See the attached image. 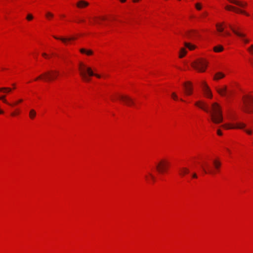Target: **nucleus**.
<instances>
[{"instance_id": "cd10ccee", "label": "nucleus", "mask_w": 253, "mask_h": 253, "mask_svg": "<svg viewBox=\"0 0 253 253\" xmlns=\"http://www.w3.org/2000/svg\"><path fill=\"white\" fill-rule=\"evenodd\" d=\"M36 111L33 109L31 110L30 111V113H29L30 118L32 119H33L34 118V117L36 116Z\"/></svg>"}, {"instance_id": "49530a36", "label": "nucleus", "mask_w": 253, "mask_h": 253, "mask_svg": "<svg viewBox=\"0 0 253 253\" xmlns=\"http://www.w3.org/2000/svg\"><path fill=\"white\" fill-rule=\"evenodd\" d=\"M134 2L138 1L139 0H132Z\"/></svg>"}, {"instance_id": "4c0bfd02", "label": "nucleus", "mask_w": 253, "mask_h": 253, "mask_svg": "<svg viewBox=\"0 0 253 253\" xmlns=\"http://www.w3.org/2000/svg\"><path fill=\"white\" fill-rule=\"evenodd\" d=\"M42 56H43L44 57H45L46 58H48V55L46 53H43L42 54Z\"/></svg>"}, {"instance_id": "39448f33", "label": "nucleus", "mask_w": 253, "mask_h": 253, "mask_svg": "<svg viewBox=\"0 0 253 253\" xmlns=\"http://www.w3.org/2000/svg\"><path fill=\"white\" fill-rule=\"evenodd\" d=\"M207 66V63L206 61L203 59H198L192 63V67L201 72L205 71Z\"/></svg>"}, {"instance_id": "a211bd4d", "label": "nucleus", "mask_w": 253, "mask_h": 253, "mask_svg": "<svg viewBox=\"0 0 253 253\" xmlns=\"http://www.w3.org/2000/svg\"><path fill=\"white\" fill-rule=\"evenodd\" d=\"M198 35L196 31H189L186 34V36L189 39L193 38Z\"/></svg>"}, {"instance_id": "f257e3e1", "label": "nucleus", "mask_w": 253, "mask_h": 253, "mask_svg": "<svg viewBox=\"0 0 253 253\" xmlns=\"http://www.w3.org/2000/svg\"><path fill=\"white\" fill-rule=\"evenodd\" d=\"M195 105L211 114V119L215 124H219L223 121L222 112L220 106L216 102L211 104V110H210L208 104L203 100L195 103Z\"/></svg>"}, {"instance_id": "a19ab883", "label": "nucleus", "mask_w": 253, "mask_h": 253, "mask_svg": "<svg viewBox=\"0 0 253 253\" xmlns=\"http://www.w3.org/2000/svg\"><path fill=\"white\" fill-rule=\"evenodd\" d=\"M192 177H193V178H197V175L196 173H194L192 174Z\"/></svg>"}, {"instance_id": "20e7f679", "label": "nucleus", "mask_w": 253, "mask_h": 253, "mask_svg": "<svg viewBox=\"0 0 253 253\" xmlns=\"http://www.w3.org/2000/svg\"><path fill=\"white\" fill-rule=\"evenodd\" d=\"M244 102L243 109L247 113H251L253 112V97L252 96H244L243 98Z\"/></svg>"}, {"instance_id": "412c9836", "label": "nucleus", "mask_w": 253, "mask_h": 253, "mask_svg": "<svg viewBox=\"0 0 253 253\" xmlns=\"http://www.w3.org/2000/svg\"><path fill=\"white\" fill-rule=\"evenodd\" d=\"M80 51L82 53H85L87 55H91L93 54V51L91 50H86L84 48L80 49Z\"/></svg>"}, {"instance_id": "2eb2a0df", "label": "nucleus", "mask_w": 253, "mask_h": 253, "mask_svg": "<svg viewBox=\"0 0 253 253\" xmlns=\"http://www.w3.org/2000/svg\"><path fill=\"white\" fill-rule=\"evenodd\" d=\"M189 172V169L185 167H182L179 169V173L181 176H184L186 174L188 173Z\"/></svg>"}, {"instance_id": "f704fd0d", "label": "nucleus", "mask_w": 253, "mask_h": 253, "mask_svg": "<svg viewBox=\"0 0 253 253\" xmlns=\"http://www.w3.org/2000/svg\"><path fill=\"white\" fill-rule=\"evenodd\" d=\"M245 127L243 129L244 131L248 134H251L252 133V130L250 129H245Z\"/></svg>"}, {"instance_id": "c03bdc74", "label": "nucleus", "mask_w": 253, "mask_h": 253, "mask_svg": "<svg viewBox=\"0 0 253 253\" xmlns=\"http://www.w3.org/2000/svg\"><path fill=\"white\" fill-rule=\"evenodd\" d=\"M121 2H125L126 0H120Z\"/></svg>"}, {"instance_id": "09e8293b", "label": "nucleus", "mask_w": 253, "mask_h": 253, "mask_svg": "<svg viewBox=\"0 0 253 253\" xmlns=\"http://www.w3.org/2000/svg\"><path fill=\"white\" fill-rule=\"evenodd\" d=\"M226 150L229 152H230V150L228 149H226Z\"/></svg>"}, {"instance_id": "7ed1b4c3", "label": "nucleus", "mask_w": 253, "mask_h": 253, "mask_svg": "<svg viewBox=\"0 0 253 253\" xmlns=\"http://www.w3.org/2000/svg\"><path fill=\"white\" fill-rule=\"evenodd\" d=\"M59 74V72L56 71H48L45 72L35 79V81H37L39 79H42L45 82L51 81L55 79Z\"/></svg>"}, {"instance_id": "9d476101", "label": "nucleus", "mask_w": 253, "mask_h": 253, "mask_svg": "<svg viewBox=\"0 0 253 253\" xmlns=\"http://www.w3.org/2000/svg\"><path fill=\"white\" fill-rule=\"evenodd\" d=\"M225 9H226L227 10H229V11L232 10L237 13H241L245 14L247 16H250V14L246 12L245 11L241 10V9H239V8H237L234 6H232L230 5H227L225 7Z\"/></svg>"}, {"instance_id": "aec40b11", "label": "nucleus", "mask_w": 253, "mask_h": 253, "mask_svg": "<svg viewBox=\"0 0 253 253\" xmlns=\"http://www.w3.org/2000/svg\"><path fill=\"white\" fill-rule=\"evenodd\" d=\"M225 76L224 74L221 72H218L216 73L213 77L214 80H218L220 79L224 78Z\"/></svg>"}, {"instance_id": "423d86ee", "label": "nucleus", "mask_w": 253, "mask_h": 253, "mask_svg": "<svg viewBox=\"0 0 253 253\" xmlns=\"http://www.w3.org/2000/svg\"><path fill=\"white\" fill-rule=\"evenodd\" d=\"M169 162L166 159H162L156 165V169L159 173H163L168 169Z\"/></svg>"}, {"instance_id": "c756f323", "label": "nucleus", "mask_w": 253, "mask_h": 253, "mask_svg": "<svg viewBox=\"0 0 253 253\" xmlns=\"http://www.w3.org/2000/svg\"><path fill=\"white\" fill-rule=\"evenodd\" d=\"M45 16L47 19H50L53 17V14L50 12H47L45 14Z\"/></svg>"}, {"instance_id": "37998d69", "label": "nucleus", "mask_w": 253, "mask_h": 253, "mask_svg": "<svg viewBox=\"0 0 253 253\" xmlns=\"http://www.w3.org/2000/svg\"><path fill=\"white\" fill-rule=\"evenodd\" d=\"M225 34H226V35H227V36H230V33H229V32H226L225 33Z\"/></svg>"}, {"instance_id": "5701e85b", "label": "nucleus", "mask_w": 253, "mask_h": 253, "mask_svg": "<svg viewBox=\"0 0 253 253\" xmlns=\"http://www.w3.org/2000/svg\"><path fill=\"white\" fill-rule=\"evenodd\" d=\"M223 50V47L221 45H218L214 47L213 50L216 52H221Z\"/></svg>"}, {"instance_id": "c9c22d12", "label": "nucleus", "mask_w": 253, "mask_h": 253, "mask_svg": "<svg viewBox=\"0 0 253 253\" xmlns=\"http://www.w3.org/2000/svg\"><path fill=\"white\" fill-rule=\"evenodd\" d=\"M150 178L153 180V181H155V178L154 177V176L151 173H148Z\"/></svg>"}, {"instance_id": "b1692460", "label": "nucleus", "mask_w": 253, "mask_h": 253, "mask_svg": "<svg viewBox=\"0 0 253 253\" xmlns=\"http://www.w3.org/2000/svg\"><path fill=\"white\" fill-rule=\"evenodd\" d=\"M184 45L189 48L190 50H193L195 48L196 46L194 45L191 44L190 43L184 42Z\"/></svg>"}, {"instance_id": "dca6fc26", "label": "nucleus", "mask_w": 253, "mask_h": 253, "mask_svg": "<svg viewBox=\"0 0 253 253\" xmlns=\"http://www.w3.org/2000/svg\"><path fill=\"white\" fill-rule=\"evenodd\" d=\"M89 3L84 0H80L77 3V5L79 8H84L88 6Z\"/></svg>"}, {"instance_id": "2f4dec72", "label": "nucleus", "mask_w": 253, "mask_h": 253, "mask_svg": "<svg viewBox=\"0 0 253 253\" xmlns=\"http://www.w3.org/2000/svg\"><path fill=\"white\" fill-rule=\"evenodd\" d=\"M97 18L99 19V20H96V22L99 24H101L100 20H105L106 19V18L103 16L99 17Z\"/></svg>"}, {"instance_id": "e433bc0d", "label": "nucleus", "mask_w": 253, "mask_h": 253, "mask_svg": "<svg viewBox=\"0 0 253 253\" xmlns=\"http://www.w3.org/2000/svg\"><path fill=\"white\" fill-rule=\"evenodd\" d=\"M173 96V97H172V99H173L174 100L176 101V100H179V99H178V98L177 96L174 95V96Z\"/></svg>"}, {"instance_id": "f8f14e48", "label": "nucleus", "mask_w": 253, "mask_h": 253, "mask_svg": "<svg viewBox=\"0 0 253 253\" xmlns=\"http://www.w3.org/2000/svg\"><path fill=\"white\" fill-rule=\"evenodd\" d=\"M184 87L186 93L190 94L192 92V87L190 82H187L185 83Z\"/></svg>"}, {"instance_id": "f03ea898", "label": "nucleus", "mask_w": 253, "mask_h": 253, "mask_svg": "<svg viewBox=\"0 0 253 253\" xmlns=\"http://www.w3.org/2000/svg\"><path fill=\"white\" fill-rule=\"evenodd\" d=\"M79 70L81 76L82 77L83 80L85 82H89L90 78L89 77L90 76H95L98 78H100V75L93 73L91 68L87 67L85 65L82 63L80 64Z\"/></svg>"}, {"instance_id": "ea45409f", "label": "nucleus", "mask_w": 253, "mask_h": 253, "mask_svg": "<svg viewBox=\"0 0 253 253\" xmlns=\"http://www.w3.org/2000/svg\"><path fill=\"white\" fill-rule=\"evenodd\" d=\"M0 100H2V101H3L4 102H5L6 103H7V102L6 101L5 99L3 97H0Z\"/></svg>"}, {"instance_id": "7c9ffc66", "label": "nucleus", "mask_w": 253, "mask_h": 253, "mask_svg": "<svg viewBox=\"0 0 253 253\" xmlns=\"http://www.w3.org/2000/svg\"><path fill=\"white\" fill-rule=\"evenodd\" d=\"M248 51L252 55H253V44H251L248 48Z\"/></svg>"}, {"instance_id": "79ce46f5", "label": "nucleus", "mask_w": 253, "mask_h": 253, "mask_svg": "<svg viewBox=\"0 0 253 253\" xmlns=\"http://www.w3.org/2000/svg\"><path fill=\"white\" fill-rule=\"evenodd\" d=\"M208 15V12L205 11L203 13L202 16H206Z\"/></svg>"}, {"instance_id": "ddd939ff", "label": "nucleus", "mask_w": 253, "mask_h": 253, "mask_svg": "<svg viewBox=\"0 0 253 253\" xmlns=\"http://www.w3.org/2000/svg\"><path fill=\"white\" fill-rule=\"evenodd\" d=\"M230 3H233V4H234L235 5H237L239 6H240L241 7H245L247 5V3L245 2H242L241 1H240L239 0H228Z\"/></svg>"}, {"instance_id": "a878e982", "label": "nucleus", "mask_w": 253, "mask_h": 253, "mask_svg": "<svg viewBox=\"0 0 253 253\" xmlns=\"http://www.w3.org/2000/svg\"><path fill=\"white\" fill-rule=\"evenodd\" d=\"M186 53H187V51L185 48H181L180 50V52H179V57L182 58L186 55Z\"/></svg>"}, {"instance_id": "c85d7f7f", "label": "nucleus", "mask_w": 253, "mask_h": 253, "mask_svg": "<svg viewBox=\"0 0 253 253\" xmlns=\"http://www.w3.org/2000/svg\"><path fill=\"white\" fill-rule=\"evenodd\" d=\"M195 8L198 10H201L202 8V4L201 3L197 2L195 4Z\"/></svg>"}, {"instance_id": "f3484780", "label": "nucleus", "mask_w": 253, "mask_h": 253, "mask_svg": "<svg viewBox=\"0 0 253 253\" xmlns=\"http://www.w3.org/2000/svg\"><path fill=\"white\" fill-rule=\"evenodd\" d=\"M0 93H13V90L9 87L0 88Z\"/></svg>"}, {"instance_id": "4468645a", "label": "nucleus", "mask_w": 253, "mask_h": 253, "mask_svg": "<svg viewBox=\"0 0 253 253\" xmlns=\"http://www.w3.org/2000/svg\"><path fill=\"white\" fill-rule=\"evenodd\" d=\"M201 86L203 90L207 95H212L211 90L205 82H203Z\"/></svg>"}, {"instance_id": "bb28decb", "label": "nucleus", "mask_w": 253, "mask_h": 253, "mask_svg": "<svg viewBox=\"0 0 253 253\" xmlns=\"http://www.w3.org/2000/svg\"><path fill=\"white\" fill-rule=\"evenodd\" d=\"M213 165H214L215 169H218L219 168V167L221 165L220 162L217 160H214L213 161Z\"/></svg>"}, {"instance_id": "de8ad7c7", "label": "nucleus", "mask_w": 253, "mask_h": 253, "mask_svg": "<svg viewBox=\"0 0 253 253\" xmlns=\"http://www.w3.org/2000/svg\"><path fill=\"white\" fill-rule=\"evenodd\" d=\"M3 111L0 110V114H2Z\"/></svg>"}, {"instance_id": "3c124183", "label": "nucleus", "mask_w": 253, "mask_h": 253, "mask_svg": "<svg viewBox=\"0 0 253 253\" xmlns=\"http://www.w3.org/2000/svg\"><path fill=\"white\" fill-rule=\"evenodd\" d=\"M80 21H81V22H84V20H81Z\"/></svg>"}, {"instance_id": "1a4fd4ad", "label": "nucleus", "mask_w": 253, "mask_h": 253, "mask_svg": "<svg viewBox=\"0 0 253 253\" xmlns=\"http://www.w3.org/2000/svg\"><path fill=\"white\" fill-rule=\"evenodd\" d=\"M117 99L127 105H131L133 103V100L129 96H118Z\"/></svg>"}, {"instance_id": "393cba45", "label": "nucleus", "mask_w": 253, "mask_h": 253, "mask_svg": "<svg viewBox=\"0 0 253 253\" xmlns=\"http://www.w3.org/2000/svg\"><path fill=\"white\" fill-rule=\"evenodd\" d=\"M216 27L217 29V31L219 33L222 32L224 30V28L222 27V24H216Z\"/></svg>"}, {"instance_id": "8fccbe9b", "label": "nucleus", "mask_w": 253, "mask_h": 253, "mask_svg": "<svg viewBox=\"0 0 253 253\" xmlns=\"http://www.w3.org/2000/svg\"><path fill=\"white\" fill-rule=\"evenodd\" d=\"M171 95H176V94L175 93H173Z\"/></svg>"}, {"instance_id": "9b49d317", "label": "nucleus", "mask_w": 253, "mask_h": 253, "mask_svg": "<svg viewBox=\"0 0 253 253\" xmlns=\"http://www.w3.org/2000/svg\"><path fill=\"white\" fill-rule=\"evenodd\" d=\"M53 37L57 40H59L61 41L63 43L65 44H67L68 42H70L72 40H74L76 39L75 37H72L70 38H63V37H57L56 36H53Z\"/></svg>"}, {"instance_id": "58836bf2", "label": "nucleus", "mask_w": 253, "mask_h": 253, "mask_svg": "<svg viewBox=\"0 0 253 253\" xmlns=\"http://www.w3.org/2000/svg\"><path fill=\"white\" fill-rule=\"evenodd\" d=\"M217 133L219 135H222V132L221 131V130L220 129H218L217 130Z\"/></svg>"}, {"instance_id": "a18cd8bd", "label": "nucleus", "mask_w": 253, "mask_h": 253, "mask_svg": "<svg viewBox=\"0 0 253 253\" xmlns=\"http://www.w3.org/2000/svg\"><path fill=\"white\" fill-rule=\"evenodd\" d=\"M16 114V113H11V115H12V116H14V115H15Z\"/></svg>"}, {"instance_id": "6ab92c4d", "label": "nucleus", "mask_w": 253, "mask_h": 253, "mask_svg": "<svg viewBox=\"0 0 253 253\" xmlns=\"http://www.w3.org/2000/svg\"><path fill=\"white\" fill-rule=\"evenodd\" d=\"M202 168L205 173H210L211 174H213L215 173V171H214L213 170H212V169L209 167L208 168V169H206L204 166H202Z\"/></svg>"}, {"instance_id": "6e6552de", "label": "nucleus", "mask_w": 253, "mask_h": 253, "mask_svg": "<svg viewBox=\"0 0 253 253\" xmlns=\"http://www.w3.org/2000/svg\"><path fill=\"white\" fill-rule=\"evenodd\" d=\"M222 127L226 129H243L246 127V124L243 123H237L236 125L224 124L222 125Z\"/></svg>"}, {"instance_id": "72a5a7b5", "label": "nucleus", "mask_w": 253, "mask_h": 253, "mask_svg": "<svg viewBox=\"0 0 253 253\" xmlns=\"http://www.w3.org/2000/svg\"><path fill=\"white\" fill-rule=\"evenodd\" d=\"M26 19L28 21L32 20L33 19V16L31 14H28L27 16Z\"/></svg>"}, {"instance_id": "4be33fe9", "label": "nucleus", "mask_w": 253, "mask_h": 253, "mask_svg": "<svg viewBox=\"0 0 253 253\" xmlns=\"http://www.w3.org/2000/svg\"><path fill=\"white\" fill-rule=\"evenodd\" d=\"M218 92L219 94L224 93H232L230 91H228L226 89V87L224 86L221 88H220L218 90Z\"/></svg>"}, {"instance_id": "473e14b6", "label": "nucleus", "mask_w": 253, "mask_h": 253, "mask_svg": "<svg viewBox=\"0 0 253 253\" xmlns=\"http://www.w3.org/2000/svg\"><path fill=\"white\" fill-rule=\"evenodd\" d=\"M22 101V100L19 99L17 101H14V102L9 104V105L13 106L17 105L18 103L21 102Z\"/></svg>"}, {"instance_id": "0eeeda50", "label": "nucleus", "mask_w": 253, "mask_h": 253, "mask_svg": "<svg viewBox=\"0 0 253 253\" xmlns=\"http://www.w3.org/2000/svg\"><path fill=\"white\" fill-rule=\"evenodd\" d=\"M229 27L235 35H236L237 36H238L241 38V39L243 42H244L245 43H248L249 42V41H250L249 40L246 38V35L239 31V30H240L239 28H234L230 24L229 25Z\"/></svg>"}]
</instances>
